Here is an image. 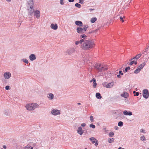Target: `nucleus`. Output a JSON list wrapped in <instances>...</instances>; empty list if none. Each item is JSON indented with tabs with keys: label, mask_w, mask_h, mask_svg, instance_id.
<instances>
[{
	"label": "nucleus",
	"mask_w": 149,
	"mask_h": 149,
	"mask_svg": "<svg viewBox=\"0 0 149 149\" xmlns=\"http://www.w3.org/2000/svg\"><path fill=\"white\" fill-rule=\"evenodd\" d=\"M108 70V68L107 66L102 65L101 66V68L100 69H99V71L102 72V71H105V70Z\"/></svg>",
	"instance_id": "9"
},
{
	"label": "nucleus",
	"mask_w": 149,
	"mask_h": 149,
	"mask_svg": "<svg viewBox=\"0 0 149 149\" xmlns=\"http://www.w3.org/2000/svg\"><path fill=\"white\" fill-rule=\"evenodd\" d=\"M143 95L144 98L146 99L147 98L149 95V92L148 90L147 89L144 90L143 92Z\"/></svg>",
	"instance_id": "4"
},
{
	"label": "nucleus",
	"mask_w": 149,
	"mask_h": 149,
	"mask_svg": "<svg viewBox=\"0 0 149 149\" xmlns=\"http://www.w3.org/2000/svg\"><path fill=\"white\" fill-rule=\"evenodd\" d=\"M33 148L32 147H31L30 145H27L25 147V149H33Z\"/></svg>",
	"instance_id": "27"
},
{
	"label": "nucleus",
	"mask_w": 149,
	"mask_h": 149,
	"mask_svg": "<svg viewBox=\"0 0 149 149\" xmlns=\"http://www.w3.org/2000/svg\"><path fill=\"white\" fill-rule=\"evenodd\" d=\"M70 51L71 52H73V49H70V50H69L68 51V53L69 54H70L72 53V52H70Z\"/></svg>",
	"instance_id": "41"
},
{
	"label": "nucleus",
	"mask_w": 149,
	"mask_h": 149,
	"mask_svg": "<svg viewBox=\"0 0 149 149\" xmlns=\"http://www.w3.org/2000/svg\"><path fill=\"white\" fill-rule=\"evenodd\" d=\"M89 140L91 141L92 143L93 144L95 143V145L97 146L98 143V141L95 138L92 137L89 138Z\"/></svg>",
	"instance_id": "5"
},
{
	"label": "nucleus",
	"mask_w": 149,
	"mask_h": 149,
	"mask_svg": "<svg viewBox=\"0 0 149 149\" xmlns=\"http://www.w3.org/2000/svg\"><path fill=\"white\" fill-rule=\"evenodd\" d=\"M88 28L87 25L84 26V27L83 28L84 31L85 32Z\"/></svg>",
	"instance_id": "32"
},
{
	"label": "nucleus",
	"mask_w": 149,
	"mask_h": 149,
	"mask_svg": "<svg viewBox=\"0 0 149 149\" xmlns=\"http://www.w3.org/2000/svg\"><path fill=\"white\" fill-rule=\"evenodd\" d=\"M90 127H92L93 128H95V126L93 124H90Z\"/></svg>",
	"instance_id": "40"
},
{
	"label": "nucleus",
	"mask_w": 149,
	"mask_h": 149,
	"mask_svg": "<svg viewBox=\"0 0 149 149\" xmlns=\"http://www.w3.org/2000/svg\"><path fill=\"white\" fill-rule=\"evenodd\" d=\"M38 107V105L37 104L32 103L27 104L25 107L27 110L31 111L34 110L35 108Z\"/></svg>",
	"instance_id": "2"
},
{
	"label": "nucleus",
	"mask_w": 149,
	"mask_h": 149,
	"mask_svg": "<svg viewBox=\"0 0 149 149\" xmlns=\"http://www.w3.org/2000/svg\"><path fill=\"white\" fill-rule=\"evenodd\" d=\"M9 86H6L5 87L6 89V90H8L9 89Z\"/></svg>",
	"instance_id": "45"
},
{
	"label": "nucleus",
	"mask_w": 149,
	"mask_h": 149,
	"mask_svg": "<svg viewBox=\"0 0 149 149\" xmlns=\"http://www.w3.org/2000/svg\"><path fill=\"white\" fill-rule=\"evenodd\" d=\"M63 0H60V3L61 5H63L64 4V3L63 2Z\"/></svg>",
	"instance_id": "44"
},
{
	"label": "nucleus",
	"mask_w": 149,
	"mask_h": 149,
	"mask_svg": "<svg viewBox=\"0 0 149 149\" xmlns=\"http://www.w3.org/2000/svg\"><path fill=\"white\" fill-rule=\"evenodd\" d=\"M85 149H87V148H85Z\"/></svg>",
	"instance_id": "58"
},
{
	"label": "nucleus",
	"mask_w": 149,
	"mask_h": 149,
	"mask_svg": "<svg viewBox=\"0 0 149 149\" xmlns=\"http://www.w3.org/2000/svg\"><path fill=\"white\" fill-rule=\"evenodd\" d=\"M101 65L100 64H96L95 65V67L96 69L99 71V69L101 68Z\"/></svg>",
	"instance_id": "22"
},
{
	"label": "nucleus",
	"mask_w": 149,
	"mask_h": 149,
	"mask_svg": "<svg viewBox=\"0 0 149 149\" xmlns=\"http://www.w3.org/2000/svg\"><path fill=\"white\" fill-rule=\"evenodd\" d=\"M96 97L98 99H101L102 98L100 94L99 93H96Z\"/></svg>",
	"instance_id": "24"
},
{
	"label": "nucleus",
	"mask_w": 149,
	"mask_h": 149,
	"mask_svg": "<svg viewBox=\"0 0 149 149\" xmlns=\"http://www.w3.org/2000/svg\"><path fill=\"white\" fill-rule=\"evenodd\" d=\"M140 70L139 69H138V68L134 71V73L136 74H137L138 73Z\"/></svg>",
	"instance_id": "33"
},
{
	"label": "nucleus",
	"mask_w": 149,
	"mask_h": 149,
	"mask_svg": "<svg viewBox=\"0 0 149 149\" xmlns=\"http://www.w3.org/2000/svg\"><path fill=\"white\" fill-rule=\"evenodd\" d=\"M121 95L123 97H124L125 98H127L128 96V94L127 93L124 92L123 94Z\"/></svg>",
	"instance_id": "18"
},
{
	"label": "nucleus",
	"mask_w": 149,
	"mask_h": 149,
	"mask_svg": "<svg viewBox=\"0 0 149 149\" xmlns=\"http://www.w3.org/2000/svg\"><path fill=\"white\" fill-rule=\"evenodd\" d=\"M28 10L29 11V13L30 14H32L34 12L33 10V7L32 6H31L28 9Z\"/></svg>",
	"instance_id": "21"
},
{
	"label": "nucleus",
	"mask_w": 149,
	"mask_h": 149,
	"mask_svg": "<svg viewBox=\"0 0 149 149\" xmlns=\"http://www.w3.org/2000/svg\"><path fill=\"white\" fill-rule=\"evenodd\" d=\"M80 37H81V38H83V39H85L87 37V36L85 34H82V35H81L80 36Z\"/></svg>",
	"instance_id": "30"
},
{
	"label": "nucleus",
	"mask_w": 149,
	"mask_h": 149,
	"mask_svg": "<svg viewBox=\"0 0 149 149\" xmlns=\"http://www.w3.org/2000/svg\"><path fill=\"white\" fill-rule=\"evenodd\" d=\"M36 58L35 55L33 54H31L29 56V58L31 61L35 60Z\"/></svg>",
	"instance_id": "15"
},
{
	"label": "nucleus",
	"mask_w": 149,
	"mask_h": 149,
	"mask_svg": "<svg viewBox=\"0 0 149 149\" xmlns=\"http://www.w3.org/2000/svg\"><path fill=\"white\" fill-rule=\"evenodd\" d=\"M22 60L25 63L27 64L28 63V60L26 59H22Z\"/></svg>",
	"instance_id": "42"
},
{
	"label": "nucleus",
	"mask_w": 149,
	"mask_h": 149,
	"mask_svg": "<svg viewBox=\"0 0 149 149\" xmlns=\"http://www.w3.org/2000/svg\"><path fill=\"white\" fill-rule=\"evenodd\" d=\"M147 149H149V148H148Z\"/></svg>",
	"instance_id": "57"
},
{
	"label": "nucleus",
	"mask_w": 149,
	"mask_h": 149,
	"mask_svg": "<svg viewBox=\"0 0 149 149\" xmlns=\"http://www.w3.org/2000/svg\"><path fill=\"white\" fill-rule=\"evenodd\" d=\"M114 141V139L113 138L109 139V143H111Z\"/></svg>",
	"instance_id": "29"
},
{
	"label": "nucleus",
	"mask_w": 149,
	"mask_h": 149,
	"mask_svg": "<svg viewBox=\"0 0 149 149\" xmlns=\"http://www.w3.org/2000/svg\"><path fill=\"white\" fill-rule=\"evenodd\" d=\"M90 10H93L94 9H90Z\"/></svg>",
	"instance_id": "55"
},
{
	"label": "nucleus",
	"mask_w": 149,
	"mask_h": 149,
	"mask_svg": "<svg viewBox=\"0 0 149 149\" xmlns=\"http://www.w3.org/2000/svg\"><path fill=\"white\" fill-rule=\"evenodd\" d=\"M141 132H144V131H145V130H143V129H141Z\"/></svg>",
	"instance_id": "48"
},
{
	"label": "nucleus",
	"mask_w": 149,
	"mask_h": 149,
	"mask_svg": "<svg viewBox=\"0 0 149 149\" xmlns=\"http://www.w3.org/2000/svg\"><path fill=\"white\" fill-rule=\"evenodd\" d=\"M97 19L96 17H93L91 19V22L92 23H93L95 22L96 20Z\"/></svg>",
	"instance_id": "26"
},
{
	"label": "nucleus",
	"mask_w": 149,
	"mask_h": 149,
	"mask_svg": "<svg viewBox=\"0 0 149 149\" xmlns=\"http://www.w3.org/2000/svg\"><path fill=\"white\" fill-rule=\"evenodd\" d=\"M75 6L76 7L79 8L81 7V5L77 3H76L75 5Z\"/></svg>",
	"instance_id": "31"
},
{
	"label": "nucleus",
	"mask_w": 149,
	"mask_h": 149,
	"mask_svg": "<svg viewBox=\"0 0 149 149\" xmlns=\"http://www.w3.org/2000/svg\"><path fill=\"white\" fill-rule=\"evenodd\" d=\"M90 119L92 122L93 121V116H90Z\"/></svg>",
	"instance_id": "39"
},
{
	"label": "nucleus",
	"mask_w": 149,
	"mask_h": 149,
	"mask_svg": "<svg viewBox=\"0 0 149 149\" xmlns=\"http://www.w3.org/2000/svg\"><path fill=\"white\" fill-rule=\"evenodd\" d=\"M74 0H68V1L69 2H73Z\"/></svg>",
	"instance_id": "50"
},
{
	"label": "nucleus",
	"mask_w": 149,
	"mask_h": 149,
	"mask_svg": "<svg viewBox=\"0 0 149 149\" xmlns=\"http://www.w3.org/2000/svg\"><path fill=\"white\" fill-rule=\"evenodd\" d=\"M48 97L50 100L52 99L54 97V95L52 93H49L48 96Z\"/></svg>",
	"instance_id": "25"
},
{
	"label": "nucleus",
	"mask_w": 149,
	"mask_h": 149,
	"mask_svg": "<svg viewBox=\"0 0 149 149\" xmlns=\"http://www.w3.org/2000/svg\"><path fill=\"white\" fill-rule=\"evenodd\" d=\"M115 84V82L114 81H112L110 83H107V82H104L102 84V85L104 87L106 88H111Z\"/></svg>",
	"instance_id": "3"
},
{
	"label": "nucleus",
	"mask_w": 149,
	"mask_h": 149,
	"mask_svg": "<svg viewBox=\"0 0 149 149\" xmlns=\"http://www.w3.org/2000/svg\"><path fill=\"white\" fill-rule=\"evenodd\" d=\"M86 125V124L84 123H83L81 124V126L82 127H84Z\"/></svg>",
	"instance_id": "49"
},
{
	"label": "nucleus",
	"mask_w": 149,
	"mask_h": 149,
	"mask_svg": "<svg viewBox=\"0 0 149 149\" xmlns=\"http://www.w3.org/2000/svg\"><path fill=\"white\" fill-rule=\"evenodd\" d=\"M117 77H120V76L119 75H117Z\"/></svg>",
	"instance_id": "54"
},
{
	"label": "nucleus",
	"mask_w": 149,
	"mask_h": 149,
	"mask_svg": "<svg viewBox=\"0 0 149 149\" xmlns=\"http://www.w3.org/2000/svg\"><path fill=\"white\" fill-rule=\"evenodd\" d=\"M133 60V61H132L130 63V65H132L133 64H134L135 65H136L137 64V60H135V59H133V58L132 59Z\"/></svg>",
	"instance_id": "20"
},
{
	"label": "nucleus",
	"mask_w": 149,
	"mask_h": 149,
	"mask_svg": "<svg viewBox=\"0 0 149 149\" xmlns=\"http://www.w3.org/2000/svg\"><path fill=\"white\" fill-rule=\"evenodd\" d=\"M6 1H7L8 2H10L11 1V0H6Z\"/></svg>",
	"instance_id": "53"
},
{
	"label": "nucleus",
	"mask_w": 149,
	"mask_h": 149,
	"mask_svg": "<svg viewBox=\"0 0 149 149\" xmlns=\"http://www.w3.org/2000/svg\"><path fill=\"white\" fill-rule=\"evenodd\" d=\"M95 44L94 42L91 40H84L83 43L80 47L82 49L85 50H89L94 47Z\"/></svg>",
	"instance_id": "1"
},
{
	"label": "nucleus",
	"mask_w": 149,
	"mask_h": 149,
	"mask_svg": "<svg viewBox=\"0 0 149 149\" xmlns=\"http://www.w3.org/2000/svg\"><path fill=\"white\" fill-rule=\"evenodd\" d=\"M141 56V54H139L137 55L136 56L133 58V59H135V60L137 61V59H139Z\"/></svg>",
	"instance_id": "23"
},
{
	"label": "nucleus",
	"mask_w": 149,
	"mask_h": 149,
	"mask_svg": "<svg viewBox=\"0 0 149 149\" xmlns=\"http://www.w3.org/2000/svg\"><path fill=\"white\" fill-rule=\"evenodd\" d=\"M33 13L34 15L36 16L37 18L38 19L40 18V13L39 10H36L34 11Z\"/></svg>",
	"instance_id": "7"
},
{
	"label": "nucleus",
	"mask_w": 149,
	"mask_h": 149,
	"mask_svg": "<svg viewBox=\"0 0 149 149\" xmlns=\"http://www.w3.org/2000/svg\"><path fill=\"white\" fill-rule=\"evenodd\" d=\"M146 65L145 63H143L142 64H141L137 68L139 69L140 70H141L144 67V66Z\"/></svg>",
	"instance_id": "17"
},
{
	"label": "nucleus",
	"mask_w": 149,
	"mask_h": 149,
	"mask_svg": "<svg viewBox=\"0 0 149 149\" xmlns=\"http://www.w3.org/2000/svg\"><path fill=\"white\" fill-rule=\"evenodd\" d=\"M120 20H121V21L122 22H124V20H123V18H125V16H123V17H120Z\"/></svg>",
	"instance_id": "37"
},
{
	"label": "nucleus",
	"mask_w": 149,
	"mask_h": 149,
	"mask_svg": "<svg viewBox=\"0 0 149 149\" xmlns=\"http://www.w3.org/2000/svg\"><path fill=\"white\" fill-rule=\"evenodd\" d=\"M123 123L121 121H120L118 124V125L119 126H123Z\"/></svg>",
	"instance_id": "35"
},
{
	"label": "nucleus",
	"mask_w": 149,
	"mask_h": 149,
	"mask_svg": "<svg viewBox=\"0 0 149 149\" xmlns=\"http://www.w3.org/2000/svg\"><path fill=\"white\" fill-rule=\"evenodd\" d=\"M77 31L79 33H81L85 32L83 29V28L81 27H78L77 29Z\"/></svg>",
	"instance_id": "10"
},
{
	"label": "nucleus",
	"mask_w": 149,
	"mask_h": 149,
	"mask_svg": "<svg viewBox=\"0 0 149 149\" xmlns=\"http://www.w3.org/2000/svg\"><path fill=\"white\" fill-rule=\"evenodd\" d=\"M84 41V39H82L79 41H77L75 42V44L76 45H77L79 44H82V43Z\"/></svg>",
	"instance_id": "19"
},
{
	"label": "nucleus",
	"mask_w": 149,
	"mask_h": 149,
	"mask_svg": "<svg viewBox=\"0 0 149 149\" xmlns=\"http://www.w3.org/2000/svg\"><path fill=\"white\" fill-rule=\"evenodd\" d=\"M119 74H120L121 75H123V73L122 72V71H119Z\"/></svg>",
	"instance_id": "47"
},
{
	"label": "nucleus",
	"mask_w": 149,
	"mask_h": 149,
	"mask_svg": "<svg viewBox=\"0 0 149 149\" xmlns=\"http://www.w3.org/2000/svg\"><path fill=\"white\" fill-rule=\"evenodd\" d=\"M133 93L134 94V96H138L139 95V93L138 92H136L135 91L133 92Z\"/></svg>",
	"instance_id": "36"
},
{
	"label": "nucleus",
	"mask_w": 149,
	"mask_h": 149,
	"mask_svg": "<svg viewBox=\"0 0 149 149\" xmlns=\"http://www.w3.org/2000/svg\"><path fill=\"white\" fill-rule=\"evenodd\" d=\"M3 148L4 149H6V146H5V145L3 146Z\"/></svg>",
	"instance_id": "51"
},
{
	"label": "nucleus",
	"mask_w": 149,
	"mask_h": 149,
	"mask_svg": "<svg viewBox=\"0 0 149 149\" xmlns=\"http://www.w3.org/2000/svg\"><path fill=\"white\" fill-rule=\"evenodd\" d=\"M50 27L52 29L54 30H56L58 28V26L56 24H51Z\"/></svg>",
	"instance_id": "11"
},
{
	"label": "nucleus",
	"mask_w": 149,
	"mask_h": 149,
	"mask_svg": "<svg viewBox=\"0 0 149 149\" xmlns=\"http://www.w3.org/2000/svg\"><path fill=\"white\" fill-rule=\"evenodd\" d=\"M75 24L79 26H81L83 25L82 22L80 21H77L75 22Z\"/></svg>",
	"instance_id": "14"
},
{
	"label": "nucleus",
	"mask_w": 149,
	"mask_h": 149,
	"mask_svg": "<svg viewBox=\"0 0 149 149\" xmlns=\"http://www.w3.org/2000/svg\"><path fill=\"white\" fill-rule=\"evenodd\" d=\"M84 0H79V3L81 4H83L84 2Z\"/></svg>",
	"instance_id": "46"
},
{
	"label": "nucleus",
	"mask_w": 149,
	"mask_h": 149,
	"mask_svg": "<svg viewBox=\"0 0 149 149\" xmlns=\"http://www.w3.org/2000/svg\"><path fill=\"white\" fill-rule=\"evenodd\" d=\"M3 76L5 79H8L11 77V74L8 72H6L4 73Z\"/></svg>",
	"instance_id": "6"
},
{
	"label": "nucleus",
	"mask_w": 149,
	"mask_h": 149,
	"mask_svg": "<svg viewBox=\"0 0 149 149\" xmlns=\"http://www.w3.org/2000/svg\"><path fill=\"white\" fill-rule=\"evenodd\" d=\"M140 139L142 141H144L146 140L144 136H141L140 137Z\"/></svg>",
	"instance_id": "38"
},
{
	"label": "nucleus",
	"mask_w": 149,
	"mask_h": 149,
	"mask_svg": "<svg viewBox=\"0 0 149 149\" xmlns=\"http://www.w3.org/2000/svg\"><path fill=\"white\" fill-rule=\"evenodd\" d=\"M123 114L125 115H129L131 116L132 114V112L131 111H129L128 113L127 111L126 110L124 111L123 112Z\"/></svg>",
	"instance_id": "16"
},
{
	"label": "nucleus",
	"mask_w": 149,
	"mask_h": 149,
	"mask_svg": "<svg viewBox=\"0 0 149 149\" xmlns=\"http://www.w3.org/2000/svg\"><path fill=\"white\" fill-rule=\"evenodd\" d=\"M118 149H125L124 148H122L121 147H119L118 148Z\"/></svg>",
	"instance_id": "52"
},
{
	"label": "nucleus",
	"mask_w": 149,
	"mask_h": 149,
	"mask_svg": "<svg viewBox=\"0 0 149 149\" xmlns=\"http://www.w3.org/2000/svg\"><path fill=\"white\" fill-rule=\"evenodd\" d=\"M52 113L54 115H57L60 113V111L58 110L54 109L52 111Z\"/></svg>",
	"instance_id": "8"
},
{
	"label": "nucleus",
	"mask_w": 149,
	"mask_h": 149,
	"mask_svg": "<svg viewBox=\"0 0 149 149\" xmlns=\"http://www.w3.org/2000/svg\"><path fill=\"white\" fill-rule=\"evenodd\" d=\"M90 82H93V88H95L96 87L97 84L96 82V80L94 79H93L91 80L90 81Z\"/></svg>",
	"instance_id": "12"
},
{
	"label": "nucleus",
	"mask_w": 149,
	"mask_h": 149,
	"mask_svg": "<svg viewBox=\"0 0 149 149\" xmlns=\"http://www.w3.org/2000/svg\"><path fill=\"white\" fill-rule=\"evenodd\" d=\"M114 135V133L113 132H110L109 133V136L110 137H112Z\"/></svg>",
	"instance_id": "34"
},
{
	"label": "nucleus",
	"mask_w": 149,
	"mask_h": 149,
	"mask_svg": "<svg viewBox=\"0 0 149 149\" xmlns=\"http://www.w3.org/2000/svg\"><path fill=\"white\" fill-rule=\"evenodd\" d=\"M130 67H127L125 68V70L126 72H127V70H130Z\"/></svg>",
	"instance_id": "43"
},
{
	"label": "nucleus",
	"mask_w": 149,
	"mask_h": 149,
	"mask_svg": "<svg viewBox=\"0 0 149 149\" xmlns=\"http://www.w3.org/2000/svg\"><path fill=\"white\" fill-rule=\"evenodd\" d=\"M77 132L81 135L82 134L83 132L82 130V128L80 127H79L78 128Z\"/></svg>",
	"instance_id": "13"
},
{
	"label": "nucleus",
	"mask_w": 149,
	"mask_h": 149,
	"mask_svg": "<svg viewBox=\"0 0 149 149\" xmlns=\"http://www.w3.org/2000/svg\"><path fill=\"white\" fill-rule=\"evenodd\" d=\"M78 104L79 105H80V104H81L80 103H78Z\"/></svg>",
	"instance_id": "56"
},
{
	"label": "nucleus",
	"mask_w": 149,
	"mask_h": 149,
	"mask_svg": "<svg viewBox=\"0 0 149 149\" xmlns=\"http://www.w3.org/2000/svg\"><path fill=\"white\" fill-rule=\"evenodd\" d=\"M29 4L31 5V6H32V5L33 4V0H29L28 1Z\"/></svg>",
	"instance_id": "28"
}]
</instances>
